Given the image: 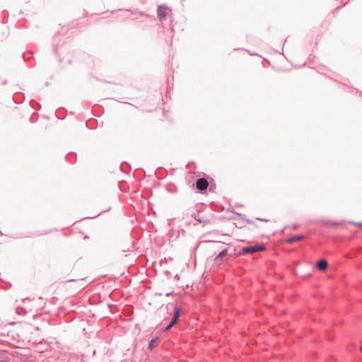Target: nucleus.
<instances>
[{
  "label": "nucleus",
  "instance_id": "1",
  "mask_svg": "<svg viewBox=\"0 0 362 362\" xmlns=\"http://www.w3.org/2000/svg\"><path fill=\"white\" fill-rule=\"evenodd\" d=\"M266 247L264 245L245 247L242 249L243 254H253L256 252L264 251Z\"/></svg>",
  "mask_w": 362,
  "mask_h": 362
},
{
  "label": "nucleus",
  "instance_id": "2",
  "mask_svg": "<svg viewBox=\"0 0 362 362\" xmlns=\"http://www.w3.org/2000/svg\"><path fill=\"white\" fill-rule=\"evenodd\" d=\"M209 186V182L206 178H199L196 182V187L200 191H204L207 189Z\"/></svg>",
  "mask_w": 362,
  "mask_h": 362
},
{
  "label": "nucleus",
  "instance_id": "3",
  "mask_svg": "<svg viewBox=\"0 0 362 362\" xmlns=\"http://www.w3.org/2000/svg\"><path fill=\"white\" fill-rule=\"evenodd\" d=\"M228 255V249L222 250L214 259V263L216 265H220L223 262V257Z\"/></svg>",
  "mask_w": 362,
  "mask_h": 362
},
{
  "label": "nucleus",
  "instance_id": "4",
  "mask_svg": "<svg viewBox=\"0 0 362 362\" xmlns=\"http://www.w3.org/2000/svg\"><path fill=\"white\" fill-rule=\"evenodd\" d=\"M181 309L179 307H175L173 310V317L171 321H173V324H176L178 321L179 317H180Z\"/></svg>",
  "mask_w": 362,
  "mask_h": 362
},
{
  "label": "nucleus",
  "instance_id": "5",
  "mask_svg": "<svg viewBox=\"0 0 362 362\" xmlns=\"http://www.w3.org/2000/svg\"><path fill=\"white\" fill-rule=\"evenodd\" d=\"M163 6H158L157 8L158 17L160 21L166 18L167 13L163 10Z\"/></svg>",
  "mask_w": 362,
  "mask_h": 362
},
{
  "label": "nucleus",
  "instance_id": "6",
  "mask_svg": "<svg viewBox=\"0 0 362 362\" xmlns=\"http://www.w3.org/2000/svg\"><path fill=\"white\" fill-rule=\"evenodd\" d=\"M327 267H328V263H327V260H325L324 259H320L317 262V267L319 270H321V271L325 270L327 268Z\"/></svg>",
  "mask_w": 362,
  "mask_h": 362
},
{
  "label": "nucleus",
  "instance_id": "7",
  "mask_svg": "<svg viewBox=\"0 0 362 362\" xmlns=\"http://www.w3.org/2000/svg\"><path fill=\"white\" fill-rule=\"evenodd\" d=\"M304 235H294L293 237H291L286 240V242L288 243H293L297 241H300L304 239Z\"/></svg>",
  "mask_w": 362,
  "mask_h": 362
},
{
  "label": "nucleus",
  "instance_id": "8",
  "mask_svg": "<svg viewBox=\"0 0 362 362\" xmlns=\"http://www.w3.org/2000/svg\"><path fill=\"white\" fill-rule=\"evenodd\" d=\"M175 324H173V321H170L169 325L164 329L165 332L169 331Z\"/></svg>",
  "mask_w": 362,
  "mask_h": 362
},
{
  "label": "nucleus",
  "instance_id": "9",
  "mask_svg": "<svg viewBox=\"0 0 362 362\" xmlns=\"http://www.w3.org/2000/svg\"><path fill=\"white\" fill-rule=\"evenodd\" d=\"M158 340V338H154V339H152L149 344H148V347L152 349V347L154 345V343Z\"/></svg>",
  "mask_w": 362,
  "mask_h": 362
},
{
  "label": "nucleus",
  "instance_id": "10",
  "mask_svg": "<svg viewBox=\"0 0 362 362\" xmlns=\"http://www.w3.org/2000/svg\"><path fill=\"white\" fill-rule=\"evenodd\" d=\"M27 54H29V55H30V54H30V53H25V54H24L23 55V57L24 60H26V59H27V58H26V55H27Z\"/></svg>",
  "mask_w": 362,
  "mask_h": 362
},
{
  "label": "nucleus",
  "instance_id": "11",
  "mask_svg": "<svg viewBox=\"0 0 362 362\" xmlns=\"http://www.w3.org/2000/svg\"><path fill=\"white\" fill-rule=\"evenodd\" d=\"M354 225L362 226V223H352Z\"/></svg>",
  "mask_w": 362,
  "mask_h": 362
},
{
  "label": "nucleus",
  "instance_id": "12",
  "mask_svg": "<svg viewBox=\"0 0 362 362\" xmlns=\"http://www.w3.org/2000/svg\"><path fill=\"white\" fill-rule=\"evenodd\" d=\"M257 220H259V221H265V222L268 221V220L264 219V218H257Z\"/></svg>",
  "mask_w": 362,
  "mask_h": 362
},
{
  "label": "nucleus",
  "instance_id": "13",
  "mask_svg": "<svg viewBox=\"0 0 362 362\" xmlns=\"http://www.w3.org/2000/svg\"><path fill=\"white\" fill-rule=\"evenodd\" d=\"M327 223H328V224H330V225H334V226H335V225H337V223H335V222H327Z\"/></svg>",
  "mask_w": 362,
  "mask_h": 362
},
{
  "label": "nucleus",
  "instance_id": "14",
  "mask_svg": "<svg viewBox=\"0 0 362 362\" xmlns=\"http://www.w3.org/2000/svg\"><path fill=\"white\" fill-rule=\"evenodd\" d=\"M0 362H6L4 357L0 356Z\"/></svg>",
  "mask_w": 362,
  "mask_h": 362
},
{
  "label": "nucleus",
  "instance_id": "15",
  "mask_svg": "<svg viewBox=\"0 0 362 362\" xmlns=\"http://www.w3.org/2000/svg\"><path fill=\"white\" fill-rule=\"evenodd\" d=\"M298 227V226L297 224H295L293 226L292 228L295 229V228H297Z\"/></svg>",
  "mask_w": 362,
  "mask_h": 362
},
{
  "label": "nucleus",
  "instance_id": "16",
  "mask_svg": "<svg viewBox=\"0 0 362 362\" xmlns=\"http://www.w3.org/2000/svg\"><path fill=\"white\" fill-rule=\"evenodd\" d=\"M361 351H362V346H361Z\"/></svg>",
  "mask_w": 362,
  "mask_h": 362
}]
</instances>
